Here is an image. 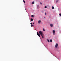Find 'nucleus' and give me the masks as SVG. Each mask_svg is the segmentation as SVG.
<instances>
[{
  "label": "nucleus",
  "mask_w": 61,
  "mask_h": 61,
  "mask_svg": "<svg viewBox=\"0 0 61 61\" xmlns=\"http://www.w3.org/2000/svg\"><path fill=\"white\" fill-rule=\"evenodd\" d=\"M46 13H45V15H46Z\"/></svg>",
  "instance_id": "obj_22"
},
{
  "label": "nucleus",
  "mask_w": 61,
  "mask_h": 61,
  "mask_svg": "<svg viewBox=\"0 0 61 61\" xmlns=\"http://www.w3.org/2000/svg\"><path fill=\"white\" fill-rule=\"evenodd\" d=\"M47 41L48 42H50L49 40H48V39H47Z\"/></svg>",
  "instance_id": "obj_8"
},
{
  "label": "nucleus",
  "mask_w": 61,
  "mask_h": 61,
  "mask_svg": "<svg viewBox=\"0 0 61 61\" xmlns=\"http://www.w3.org/2000/svg\"><path fill=\"white\" fill-rule=\"evenodd\" d=\"M52 9H54V7H53V6H52Z\"/></svg>",
  "instance_id": "obj_11"
},
{
  "label": "nucleus",
  "mask_w": 61,
  "mask_h": 61,
  "mask_svg": "<svg viewBox=\"0 0 61 61\" xmlns=\"http://www.w3.org/2000/svg\"><path fill=\"white\" fill-rule=\"evenodd\" d=\"M23 2L24 3H25V0H23Z\"/></svg>",
  "instance_id": "obj_18"
},
{
  "label": "nucleus",
  "mask_w": 61,
  "mask_h": 61,
  "mask_svg": "<svg viewBox=\"0 0 61 61\" xmlns=\"http://www.w3.org/2000/svg\"><path fill=\"white\" fill-rule=\"evenodd\" d=\"M31 21H33L34 20L33 19H32L31 20Z\"/></svg>",
  "instance_id": "obj_14"
},
{
  "label": "nucleus",
  "mask_w": 61,
  "mask_h": 61,
  "mask_svg": "<svg viewBox=\"0 0 61 61\" xmlns=\"http://www.w3.org/2000/svg\"><path fill=\"white\" fill-rule=\"evenodd\" d=\"M31 16L32 17H34V15H31Z\"/></svg>",
  "instance_id": "obj_12"
},
{
  "label": "nucleus",
  "mask_w": 61,
  "mask_h": 61,
  "mask_svg": "<svg viewBox=\"0 0 61 61\" xmlns=\"http://www.w3.org/2000/svg\"><path fill=\"white\" fill-rule=\"evenodd\" d=\"M25 10H26V9H25Z\"/></svg>",
  "instance_id": "obj_27"
},
{
  "label": "nucleus",
  "mask_w": 61,
  "mask_h": 61,
  "mask_svg": "<svg viewBox=\"0 0 61 61\" xmlns=\"http://www.w3.org/2000/svg\"><path fill=\"white\" fill-rule=\"evenodd\" d=\"M33 26V25H31V27H32Z\"/></svg>",
  "instance_id": "obj_15"
},
{
  "label": "nucleus",
  "mask_w": 61,
  "mask_h": 61,
  "mask_svg": "<svg viewBox=\"0 0 61 61\" xmlns=\"http://www.w3.org/2000/svg\"><path fill=\"white\" fill-rule=\"evenodd\" d=\"M50 42H52V40H50Z\"/></svg>",
  "instance_id": "obj_10"
},
{
  "label": "nucleus",
  "mask_w": 61,
  "mask_h": 61,
  "mask_svg": "<svg viewBox=\"0 0 61 61\" xmlns=\"http://www.w3.org/2000/svg\"><path fill=\"white\" fill-rule=\"evenodd\" d=\"M40 4H41V5H42V3H41V2H40Z\"/></svg>",
  "instance_id": "obj_21"
},
{
  "label": "nucleus",
  "mask_w": 61,
  "mask_h": 61,
  "mask_svg": "<svg viewBox=\"0 0 61 61\" xmlns=\"http://www.w3.org/2000/svg\"><path fill=\"white\" fill-rule=\"evenodd\" d=\"M45 8H47V7H46V6H45Z\"/></svg>",
  "instance_id": "obj_16"
},
{
  "label": "nucleus",
  "mask_w": 61,
  "mask_h": 61,
  "mask_svg": "<svg viewBox=\"0 0 61 61\" xmlns=\"http://www.w3.org/2000/svg\"><path fill=\"white\" fill-rule=\"evenodd\" d=\"M41 20H40L38 21V24H40L41 23Z\"/></svg>",
  "instance_id": "obj_3"
},
{
  "label": "nucleus",
  "mask_w": 61,
  "mask_h": 61,
  "mask_svg": "<svg viewBox=\"0 0 61 61\" xmlns=\"http://www.w3.org/2000/svg\"><path fill=\"white\" fill-rule=\"evenodd\" d=\"M58 46V43H56L55 46V48H57Z\"/></svg>",
  "instance_id": "obj_1"
},
{
  "label": "nucleus",
  "mask_w": 61,
  "mask_h": 61,
  "mask_svg": "<svg viewBox=\"0 0 61 61\" xmlns=\"http://www.w3.org/2000/svg\"><path fill=\"white\" fill-rule=\"evenodd\" d=\"M43 31H45L44 29H43Z\"/></svg>",
  "instance_id": "obj_13"
},
{
  "label": "nucleus",
  "mask_w": 61,
  "mask_h": 61,
  "mask_svg": "<svg viewBox=\"0 0 61 61\" xmlns=\"http://www.w3.org/2000/svg\"><path fill=\"white\" fill-rule=\"evenodd\" d=\"M44 18H46L45 17H44Z\"/></svg>",
  "instance_id": "obj_26"
},
{
  "label": "nucleus",
  "mask_w": 61,
  "mask_h": 61,
  "mask_svg": "<svg viewBox=\"0 0 61 61\" xmlns=\"http://www.w3.org/2000/svg\"><path fill=\"white\" fill-rule=\"evenodd\" d=\"M53 33H55V30H53Z\"/></svg>",
  "instance_id": "obj_7"
},
{
  "label": "nucleus",
  "mask_w": 61,
  "mask_h": 61,
  "mask_svg": "<svg viewBox=\"0 0 61 61\" xmlns=\"http://www.w3.org/2000/svg\"><path fill=\"white\" fill-rule=\"evenodd\" d=\"M42 36V38H44V37L43 36Z\"/></svg>",
  "instance_id": "obj_23"
},
{
  "label": "nucleus",
  "mask_w": 61,
  "mask_h": 61,
  "mask_svg": "<svg viewBox=\"0 0 61 61\" xmlns=\"http://www.w3.org/2000/svg\"><path fill=\"white\" fill-rule=\"evenodd\" d=\"M53 35H54H54H55V33H53Z\"/></svg>",
  "instance_id": "obj_19"
},
{
  "label": "nucleus",
  "mask_w": 61,
  "mask_h": 61,
  "mask_svg": "<svg viewBox=\"0 0 61 61\" xmlns=\"http://www.w3.org/2000/svg\"><path fill=\"white\" fill-rule=\"evenodd\" d=\"M34 4V1L32 2V5H33Z\"/></svg>",
  "instance_id": "obj_9"
},
{
  "label": "nucleus",
  "mask_w": 61,
  "mask_h": 61,
  "mask_svg": "<svg viewBox=\"0 0 61 61\" xmlns=\"http://www.w3.org/2000/svg\"><path fill=\"white\" fill-rule=\"evenodd\" d=\"M30 24H31V25H32V24H33L31 22V23H30Z\"/></svg>",
  "instance_id": "obj_20"
},
{
  "label": "nucleus",
  "mask_w": 61,
  "mask_h": 61,
  "mask_svg": "<svg viewBox=\"0 0 61 61\" xmlns=\"http://www.w3.org/2000/svg\"><path fill=\"white\" fill-rule=\"evenodd\" d=\"M50 26L51 27H53V25L52 24H50Z\"/></svg>",
  "instance_id": "obj_5"
},
{
  "label": "nucleus",
  "mask_w": 61,
  "mask_h": 61,
  "mask_svg": "<svg viewBox=\"0 0 61 61\" xmlns=\"http://www.w3.org/2000/svg\"><path fill=\"white\" fill-rule=\"evenodd\" d=\"M57 1H58L57 0V1H56V3H57Z\"/></svg>",
  "instance_id": "obj_25"
},
{
  "label": "nucleus",
  "mask_w": 61,
  "mask_h": 61,
  "mask_svg": "<svg viewBox=\"0 0 61 61\" xmlns=\"http://www.w3.org/2000/svg\"><path fill=\"white\" fill-rule=\"evenodd\" d=\"M33 25H34V24H35V23L34 22L33 23Z\"/></svg>",
  "instance_id": "obj_24"
},
{
  "label": "nucleus",
  "mask_w": 61,
  "mask_h": 61,
  "mask_svg": "<svg viewBox=\"0 0 61 61\" xmlns=\"http://www.w3.org/2000/svg\"><path fill=\"white\" fill-rule=\"evenodd\" d=\"M37 35H38V36L40 37V34H39L38 32H37Z\"/></svg>",
  "instance_id": "obj_2"
},
{
  "label": "nucleus",
  "mask_w": 61,
  "mask_h": 61,
  "mask_svg": "<svg viewBox=\"0 0 61 61\" xmlns=\"http://www.w3.org/2000/svg\"><path fill=\"white\" fill-rule=\"evenodd\" d=\"M43 33L42 32V31H39V33L41 35H42V34Z\"/></svg>",
  "instance_id": "obj_4"
},
{
  "label": "nucleus",
  "mask_w": 61,
  "mask_h": 61,
  "mask_svg": "<svg viewBox=\"0 0 61 61\" xmlns=\"http://www.w3.org/2000/svg\"><path fill=\"white\" fill-rule=\"evenodd\" d=\"M59 15H60V16H61V14H59Z\"/></svg>",
  "instance_id": "obj_17"
},
{
  "label": "nucleus",
  "mask_w": 61,
  "mask_h": 61,
  "mask_svg": "<svg viewBox=\"0 0 61 61\" xmlns=\"http://www.w3.org/2000/svg\"><path fill=\"white\" fill-rule=\"evenodd\" d=\"M41 35V36H44V34L42 33Z\"/></svg>",
  "instance_id": "obj_6"
}]
</instances>
